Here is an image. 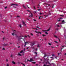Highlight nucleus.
Here are the masks:
<instances>
[{
	"label": "nucleus",
	"mask_w": 66,
	"mask_h": 66,
	"mask_svg": "<svg viewBox=\"0 0 66 66\" xmlns=\"http://www.w3.org/2000/svg\"><path fill=\"white\" fill-rule=\"evenodd\" d=\"M48 13H49V14H48V15H44V16H45V18H46V17H48V15H51V13H50V11Z\"/></svg>",
	"instance_id": "f257e3e1"
},
{
	"label": "nucleus",
	"mask_w": 66,
	"mask_h": 66,
	"mask_svg": "<svg viewBox=\"0 0 66 66\" xmlns=\"http://www.w3.org/2000/svg\"><path fill=\"white\" fill-rule=\"evenodd\" d=\"M35 32H36V33H37L38 34H42V33L41 32H40L39 31H35Z\"/></svg>",
	"instance_id": "f03ea898"
},
{
	"label": "nucleus",
	"mask_w": 66,
	"mask_h": 66,
	"mask_svg": "<svg viewBox=\"0 0 66 66\" xmlns=\"http://www.w3.org/2000/svg\"><path fill=\"white\" fill-rule=\"evenodd\" d=\"M33 14L32 13H31V15H30V16H29V17H33Z\"/></svg>",
	"instance_id": "7ed1b4c3"
},
{
	"label": "nucleus",
	"mask_w": 66,
	"mask_h": 66,
	"mask_svg": "<svg viewBox=\"0 0 66 66\" xmlns=\"http://www.w3.org/2000/svg\"><path fill=\"white\" fill-rule=\"evenodd\" d=\"M25 42V45H24V47H26V46H27V44H28V42Z\"/></svg>",
	"instance_id": "20e7f679"
},
{
	"label": "nucleus",
	"mask_w": 66,
	"mask_h": 66,
	"mask_svg": "<svg viewBox=\"0 0 66 66\" xmlns=\"http://www.w3.org/2000/svg\"><path fill=\"white\" fill-rule=\"evenodd\" d=\"M12 63V64H14V65H15V64H16V63L14 61H12L11 62Z\"/></svg>",
	"instance_id": "39448f33"
},
{
	"label": "nucleus",
	"mask_w": 66,
	"mask_h": 66,
	"mask_svg": "<svg viewBox=\"0 0 66 66\" xmlns=\"http://www.w3.org/2000/svg\"><path fill=\"white\" fill-rule=\"evenodd\" d=\"M33 59H30V62H33Z\"/></svg>",
	"instance_id": "423d86ee"
},
{
	"label": "nucleus",
	"mask_w": 66,
	"mask_h": 66,
	"mask_svg": "<svg viewBox=\"0 0 66 66\" xmlns=\"http://www.w3.org/2000/svg\"><path fill=\"white\" fill-rule=\"evenodd\" d=\"M13 32L15 34V33H16V30H13Z\"/></svg>",
	"instance_id": "0eeeda50"
},
{
	"label": "nucleus",
	"mask_w": 66,
	"mask_h": 66,
	"mask_svg": "<svg viewBox=\"0 0 66 66\" xmlns=\"http://www.w3.org/2000/svg\"><path fill=\"white\" fill-rule=\"evenodd\" d=\"M47 63H48V64L50 65V66H51V64H50V62H47Z\"/></svg>",
	"instance_id": "6e6552de"
},
{
	"label": "nucleus",
	"mask_w": 66,
	"mask_h": 66,
	"mask_svg": "<svg viewBox=\"0 0 66 66\" xmlns=\"http://www.w3.org/2000/svg\"><path fill=\"white\" fill-rule=\"evenodd\" d=\"M51 29V27H50L49 29L47 30V31H50V30Z\"/></svg>",
	"instance_id": "1a4fd4ad"
},
{
	"label": "nucleus",
	"mask_w": 66,
	"mask_h": 66,
	"mask_svg": "<svg viewBox=\"0 0 66 66\" xmlns=\"http://www.w3.org/2000/svg\"><path fill=\"white\" fill-rule=\"evenodd\" d=\"M34 44H35V43H33L31 44V45L32 46H33L34 45Z\"/></svg>",
	"instance_id": "9d476101"
},
{
	"label": "nucleus",
	"mask_w": 66,
	"mask_h": 66,
	"mask_svg": "<svg viewBox=\"0 0 66 66\" xmlns=\"http://www.w3.org/2000/svg\"><path fill=\"white\" fill-rule=\"evenodd\" d=\"M18 55H19V56H21L22 55H21L20 54V53H18Z\"/></svg>",
	"instance_id": "9b49d317"
},
{
	"label": "nucleus",
	"mask_w": 66,
	"mask_h": 66,
	"mask_svg": "<svg viewBox=\"0 0 66 66\" xmlns=\"http://www.w3.org/2000/svg\"><path fill=\"white\" fill-rule=\"evenodd\" d=\"M14 35H16V34L14 33H12V35H13V36H14Z\"/></svg>",
	"instance_id": "f8f14e48"
},
{
	"label": "nucleus",
	"mask_w": 66,
	"mask_h": 66,
	"mask_svg": "<svg viewBox=\"0 0 66 66\" xmlns=\"http://www.w3.org/2000/svg\"><path fill=\"white\" fill-rule=\"evenodd\" d=\"M23 50H22L21 52H20V53H21L23 52Z\"/></svg>",
	"instance_id": "ddd939ff"
},
{
	"label": "nucleus",
	"mask_w": 66,
	"mask_h": 66,
	"mask_svg": "<svg viewBox=\"0 0 66 66\" xmlns=\"http://www.w3.org/2000/svg\"><path fill=\"white\" fill-rule=\"evenodd\" d=\"M23 6L24 7V9H27V8H26V7H25L23 5Z\"/></svg>",
	"instance_id": "4468645a"
},
{
	"label": "nucleus",
	"mask_w": 66,
	"mask_h": 66,
	"mask_svg": "<svg viewBox=\"0 0 66 66\" xmlns=\"http://www.w3.org/2000/svg\"><path fill=\"white\" fill-rule=\"evenodd\" d=\"M60 48L61 49V52L62 50L63 49V48L62 47H60Z\"/></svg>",
	"instance_id": "2eb2a0df"
},
{
	"label": "nucleus",
	"mask_w": 66,
	"mask_h": 66,
	"mask_svg": "<svg viewBox=\"0 0 66 66\" xmlns=\"http://www.w3.org/2000/svg\"><path fill=\"white\" fill-rule=\"evenodd\" d=\"M54 36L55 37V38H57V37L55 35H54Z\"/></svg>",
	"instance_id": "dca6fc26"
},
{
	"label": "nucleus",
	"mask_w": 66,
	"mask_h": 66,
	"mask_svg": "<svg viewBox=\"0 0 66 66\" xmlns=\"http://www.w3.org/2000/svg\"><path fill=\"white\" fill-rule=\"evenodd\" d=\"M34 14H36V11H34Z\"/></svg>",
	"instance_id": "f3484780"
},
{
	"label": "nucleus",
	"mask_w": 66,
	"mask_h": 66,
	"mask_svg": "<svg viewBox=\"0 0 66 66\" xmlns=\"http://www.w3.org/2000/svg\"><path fill=\"white\" fill-rule=\"evenodd\" d=\"M45 55L44 56V57H46V56H47V55L45 54H44Z\"/></svg>",
	"instance_id": "a211bd4d"
},
{
	"label": "nucleus",
	"mask_w": 66,
	"mask_h": 66,
	"mask_svg": "<svg viewBox=\"0 0 66 66\" xmlns=\"http://www.w3.org/2000/svg\"><path fill=\"white\" fill-rule=\"evenodd\" d=\"M42 35L43 37H44L45 36H46V35H44V34Z\"/></svg>",
	"instance_id": "6ab92c4d"
},
{
	"label": "nucleus",
	"mask_w": 66,
	"mask_h": 66,
	"mask_svg": "<svg viewBox=\"0 0 66 66\" xmlns=\"http://www.w3.org/2000/svg\"><path fill=\"white\" fill-rule=\"evenodd\" d=\"M21 64H22V65H23L24 66H25V65L24 64H23L22 63H21Z\"/></svg>",
	"instance_id": "aec40b11"
},
{
	"label": "nucleus",
	"mask_w": 66,
	"mask_h": 66,
	"mask_svg": "<svg viewBox=\"0 0 66 66\" xmlns=\"http://www.w3.org/2000/svg\"><path fill=\"white\" fill-rule=\"evenodd\" d=\"M39 44H38L37 45V47H39V48H40V46H39Z\"/></svg>",
	"instance_id": "412c9836"
},
{
	"label": "nucleus",
	"mask_w": 66,
	"mask_h": 66,
	"mask_svg": "<svg viewBox=\"0 0 66 66\" xmlns=\"http://www.w3.org/2000/svg\"><path fill=\"white\" fill-rule=\"evenodd\" d=\"M36 27L37 28H38V29H40L38 27V26H36Z\"/></svg>",
	"instance_id": "4be33fe9"
},
{
	"label": "nucleus",
	"mask_w": 66,
	"mask_h": 66,
	"mask_svg": "<svg viewBox=\"0 0 66 66\" xmlns=\"http://www.w3.org/2000/svg\"><path fill=\"white\" fill-rule=\"evenodd\" d=\"M22 22V23H23V24H25V22H23V21Z\"/></svg>",
	"instance_id": "5701e85b"
},
{
	"label": "nucleus",
	"mask_w": 66,
	"mask_h": 66,
	"mask_svg": "<svg viewBox=\"0 0 66 66\" xmlns=\"http://www.w3.org/2000/svg\"><path fill=\"white\" fill-rule=\"evenodd\" d=\"M52 8H53V7H54V5H53V4H52Z\"/></svg>",
	"instance_id": "b1692460"
},
{
	"label": "nucleus",
	"mask_w": 66,
	"mask_h": 66,
	"mask_svg": "<svg viewBox=\"0 0 66 66\" xmlns=\"http://www.w3.org/2000/svg\"><path fill=\"white\" fill-rule=\"evenodd\" d=\"M65 22V21L64 20H63L62 21V23H63V22Z\"/></svg>",
	"instance_id": "393cba45"
},
{
	"label": "nucleus",
	"mask_w": 66,
	"mask_h": 66,
	"mask_svg": "<svg viewBox=\"0 0 66 66\" xmlns=\"http://www.w3.org/2000/svg\"><path fill=\"white\" fill-rule=\"evenodd\" d=\"M60 54H61V53H58V55H60Z\"/></svg>",
	"instance_id": "a878e982"
},
{
	"label": "nucleus",
	"mask_w": 66,
	"mask_h": 66,
	"mask_svg": "<svg viewBox=\"0 0 66 66\" xmlns=\"http://www.w3.org/2000/svg\"><path fill=\"white\" fill-rule=\"evenodd\" d=\"M15 4H11V6H12V5H15Z\"/></svg>",
	"instance_id": "bb28decb"
},
{
	"label": "nucleus",
	"mask_w": 66,
	"mask_h": 66,
	"mask_svg": "<svg viewBox=\"0 0 66 66\" xmlns=\"http://www.w3.org/2000/svg\"><path fill=\"white\" fill-rule=\"evenodd\" d=\"M39 14H40V15H42V14H44V13H40Z\"/></svg>",
	"instance_id": "cd10ccee"
},
{
	"label": "nucleus",
	"mask_w": 66,
	"mask_h": 66,
	"mask_svg": "<svg viewBox=\"0 0 66 66\" xmlns=\"http://www.w3.org/2000/svg\"><path fill=\"white\" fill-rule=\"evenodd\" d=\"M3 46H7V44H3Z\"/></svg>",
	"instance_id": "c85d7f7f"
},
{
	"label": "nucleus",
	"mask_w": 66,
	"mask_h": 66,
	"mask_svg": "<svg viewBox=\"0 0 66 66\" xmlns=\"http://www.w3.org/2000/svg\"><path fill=\"white\" fill-rule=\"evenodd\" d=\"M48 45H50V46H51V43H49Z\"/></svg>",
	"instance_id": "c756f323"
},
{
	"label": "nucleus",
	"mask_w": 66,
	"mask_h": 66,
	"mask_svg": "<svg viewBox=\"0 0 66 66\" xmlns=\"http://www.w3.org/2000/svg\"><path fill=\"white\" fill-rule=\"evenodd\" d=\"M19 27L20 28H21V24H20Z\"/></svg>",
	"instance_id": "7c9ffc66"
},
{
	"label": "nucleus",
	"mask_w": 66,
	"mask_h": 66,
	"mask_svg": "<svg viewBox=\"0 0 66 66\" xmlns=\"http://www.w3.org/2000/svg\"><path fill=\"white\" fill-rule=\"evenodd\" d=\"M56 26H57V27H60V26L59 25L57 24Z\"/></svg>",
	"instance_id": "2f4dec72"
},
{
	"label": "nucleus",
	"mask_w": 66,
	"mask_h": 66,
	"mask_svg": "<svg viewBox=\"0 0 66 66\" xmlns=\"http://www.w3.org/2000/svg\"><path fill=\"white\" fill-rule=\"evenodd\" d=\"M42 31L43 32H47V30H43Z\"/></svg>",
	"instance_id": "473e14b6"
},
{
	"label": "nucleus",
	"mask_w": 66,
	"mask_h": 66,
	"mask_svg": "<svg viewBox=\"0 0 66 66\" xmlns=\"http://www.w3.org/2000/svg\"><path fill=\"white\" fill-rule=\"evenodd\" d=\"M10 57H13V55L12 54L11 55H10Z\"/></svg>",
	"instance_id": "72a5a7b5"
},
{
	"label": "nucleus",
	"mask_w": 66,
	"mask_h": 66,
	"mask_svg": "<svg viewBox=\"0 0 66 66\" xmlns=\"http://www.w3.org/2000/svg\"><path fill=\"white\" fill-rule=\"evenodd\" d=\"M45 34H47V35H48V33L47 32H45Z\"/></svg>",
	"instance_id": "f704fd0d"
},
{
	"label": "nucleus",
	"mask_w": 66,
	"mask_h": 66,
	"mask_svg": "<svg viewBox=\"0 0 66 66\" xmlns=\"http://www.w3.org/2000/svg\"><path fill=\"white\" fill-rule=\"evenodd\" d=\"M58 39L59 40V42H61V40H60L59 38H58Z\"/></svg>",
	"instance_id": "c9c22d12"
},
{
	"label": "nucleus",
	"mask_w": 66,
	"mask_h": 66,
	"mask_svg": "<svg viewBox=\"0 0 66 66\" xmlns=\"http://www.w3.org/2000/svg\"><path fill=\"white\" fill-rule=\"evenodd\" d=\"M54 42H55V43H58V42H57L56 41H55Z\"/></svg>",
	"instance_id": "e433bc0d"
},
{
	"label": "nucleus",
	"mask_w": 66,
	"mask_h": 66,
	"mask_svg": "<svg viewBox=\"0 0 66 66\" xmlns=\"http://www.w3.org/2000/svg\"><path fill=\"white\" fill-rule=\"evenodd\" d=\"M7 6L5 7V9H7Z\"/></svg>",
	"instance_id": "4c0bfd02"
},
{
	"label": "nucleus",
	"mask_w": 66,
	"mask_h": 66,
	"mask_svg": "<svg viewBox=\"0 0 66 66\" xmlns=\"http://www.w3.org/2000/svg\"><path fill=\"white\" fill-rule=\"evenodd\" d=\"M14 5H15V6H18V5H17V4H15Z\"/></svg>",
	"instance_id": "58836bf2"
},
{
	"label": "nucleus",
	"mask_w": 66,
	"mask_h": 66,
	"mask_svg": "<svg viewBox=\"0 0 66 66\" xmlns=\"http://www.w3.org/2000/svg\"><path fill=\"white\" fill-rule=\"evenodd\" d=\"M33 64H35V63H36V62H33Z\"/></svg>",
	"instance_id": "ea45409f"
},
{
	"label": "nucleus",
	"mask_w": 66,
	"mask_h": 66,
	"mask_svg": "<svg viewBox=\"0 0 66 66\" xmlns=\"http://www.w3.org/2000/svg\"><path fill=\"white\" fill-rule=\"evenodd\" d=\"M30 34L32 35V36H33V34H32V33H31Z\"/></svg>",
	"instance_id": "a19ab883"
},
{
	"label": "nucleus",
	"mask_w": 66,
	"mask_h": 66,
	"mask_svg": "<svg viewBox=\"0 0 66 66\" xmlns=\"http://www.w3.org/2000/svg\"><path fill=\"white\" fill-rule=\"evenodd\" d=\"M60 16H62V17H64V15H60Z\"/></svg>",
	"instance_id": "79ce46f5"
},
{
	"label": "nucleus",
	"mask_w": 66,
	"mask_h": 66,
	"mask_svg": "<svg viewBox=\"0 0 66 66\" xmlns=\"http://www.w3.org/2000/svg\"><path fill=\"white\" fill-rule=\"evenodd\" d=\"M2 50H5V48H3V49H2Z\"/></svg>",
	"instance_id": "37998d69"
},
{
	"label": "nucleus",
	"mask_w": 66,
	"mask_h": 66,
	"mask_svg": "<svg viewBox=\"0 0 66 66\" xmlns=\"http://www.w3.org/2000/svg\"><path fill=\"white\" fill-rule=\"evenodd\" d=\"M27 36H28V37H29V38H30V36L29 35H28Z\"/></svg>",
	"instance_id": "c03bdc74"
},
{
	"label": "nucleus",
	"mask_w": 66,
	"mask_h": 66,
	"mask_svg": "<svg viewBox=\"0 0 66 66\" xmlns=\"http://www.w3.org/2000/svg\"><path fill=\"white\" fill-rule=\"evenodd\" d=\"M27 61H30V60H29V59H27Z\"/></svg>",
	"instance_id": "a18cd8bd"
},
{
	"label": "nucleus",
	"mask_w": 66,
	"mask_h": 66,
	"mask_svg": "<svg viewBox=\"0 0 66 66\" xmlns=\"http://www.w3.org/2000/svg\"><path fill=\"white\" fill-rule=\"evenodd\" d=\"M37 48H36V49H35V51H37Z\"/></svg>",
	"instance_id": "49530a36"
},
{
	"label": "nucleus",
	"mask_w": 66,
	"mask_h": 66,
	"mask_svg": "<svg viewBox=\"0 0 66 66\" xmlns=\"http://www.w3.org/2000/svg\"><path fill=\"white\" fill-rule=\"evenodd\" d=\"M24 37H26V38H27V36H25Z\"/></svg>",
	"instance_id": "de8ad7c7"
},
{
	"label": "nucleus",
	"mask_w": 66,
	"mask_h": 66,
	"mask_svg": "<svg viewBox=\"0 0 66 66\" xmlns=\"http://www.w3.org/2000/svg\"><path fill=\"white\" fill-rule=\"evenodd\" d=\"M55 57V59H57V56H56Z\"/></svg>",
	"instance_id": "09e8293b"
},
{
	"label": "nucleus",
	"mask_w": 66,
	"mask_h": 66,
	"mask_svg": "<svg viewBox=\"0 0 66 66\" xmlns=\"http://www.w3.org/2000/svg\"><path fill=\"white\" fill-rule=\"evenodd\" d=\"M18 40H20V38L18 39Z\"/></svg>",
	"instance_id": "8fccbe9b"
},
{
	"label": "nucleus",
	"mask_w": 66,
	"mask_h": 66,
	"mask_svg": "<svg viewBox=\"0 0 66 66\" xmlns=\"http://www.w3.org/2000/svg\"><path fill=\"white\" fill-rule=\"evenodd\" d=\"M34 9H36V8H35V6H34Z\"/></svg>",
	"instance_id": "3c124183"
},
{
	"label": "nucleus",
	"mask_w": 66,
	"mask_h": 66,
	"mask_svg": "<svg viewBox=\"0 0 66 66\" xmlns=\"http://www.w3.org/2000/svg\"><path fill=\"white\" fill-rule=\"evenodd\" d=\"M35 54H37V53H36V52H35Z\"/></svg>",
	"instance_id": "603ef678"
},
{
	"label": "nucleus",
	"mask_w": 66,
	"mask_h": 66,
	"mask_svg": "<svg viewBox=\"0 0 66 66\" xmlns=\"http://www.w3.org/2000/svg\"><path fill=\"white\" fill-rule=\"evenodd\" d=\"M52 56H54V54H53L52 55Z\"/></svg>",
	"instance_id": "864d4df0"
},
{
	"label": "nucleus",
	"mask_w": 66,
	"mask_h": 66,
	"mask_svg": "<svg viewBox=\"0 0 66 66\" xmlns=\"http://www.w3.org/2000/svg\"><path fill=\"white\" fill-rule=\"evenodd\" d=\"M61 20H58V21H59V22L60 21H61Z\"/></svg>",
	"instance_id": "5fc2aeb1"
},
{
	"label": "nucleus",
	"mask_w": 66,
	"mask_h": 66,
	"mask_svg": "<svg viewBox=\"0 0 66 66\" xmlns=\"http://www.w3.org/2000/svg\"><path fill=\"white\" fill-rule=\"evenodd\" d=\"M4 39H5V38H3V40H4Z\"/></svg>",
	"instance_id": "6e6d98bb"
},
{
	"label": "nucleus",
	"mask_w": 66,
	"mask_h": 66,
	"mask_svg": "<svg viewBox=\"0 0 66 66\" xmlns=\"http://www.w3.org/2000/svg\"><path fill=\"white\" fill-rule=\"evenodd\" d=\"M13 7L14 8H15V9H16V6H14Z\"/></svg>",
	"instance_id": "4d7b16f0"
},
{
	"label": "nucleus",
	"mask_w": 66,
	"mask_h": 66,
	"mask_svg": "<svg viewBox=\"0 0 66 66\" xmlns=\"http://www.w3.org/2000/svg\"><path fill=\"white\" fill-rule=\"evenodd\" d=\"M34 21H36V20L35 19H34Z\"/></svg>",
	"instance_id": "13d9d810"
},
{
	"label": "nucleus",
	"mask_w": 66,
	"mask_h": 66,
	"mask_svg": "<svg viewBox=\"0 0 66 66\" xmlns=\"http://www.w3.org/2000/svg\"><path fill=\"white\" fill-rule=\"evenodd\" d=\"M19 17V16L18 15L16 16V17Z\"/></svg>",
	"instance_id": "bf43d9fd"
},
{
	"label": "nucleus",
	"mask_w": 66,
	"mask_h": 66,
	"mask_svg": "<svg viewBox=\"0 0 66 66\" xmlns=\"http://www.w3.org/2000/svg\"><path fill=\"white\" fill-rule=\"evenodd\" d=\"M27 20H29V19H28V18H27Z\"/></svg>",
	"instance_id": "052dcab7"
},
{
	"label": "nucleus",
	"mask_w": 66,
	"mask_h": 66,
	"mask_svg": "<svg viewBox=\"0 0 66 66\" xmlns=\"http://www.w3.org/2000/svg\"><path fill=\"white\" fill-rule=\"evenodd\" d=\"M6 62H8V60L7 59H6Z\"/></svg>",
	"instance_id": "680f3d73"
},
{
	"label": "nucleus",
	"mask_w": 66,
	"mask_h": 66,
	"mask_svg": "<svg viewBox=\"0 0 66 66\" xmlns=\"http://www.w3.org/2000/svg\"><path fill=\"white\" fill-rule=\"evenodd\" d=\"M38 64H36V66H38Z\"/></svg>",
	"instance_id": "e2e57ef3"
},
{
	"label": "nucleus",
	"mask_w": 66,
	"mask_h": 66,
	"mask_svg": "<svg viewBox=\"0 0 66 66\" xmlns=\"http://www.w3.org/2000/svg\"><path fill=\"white\" fill-rule=\"evenodd\" d=\"M27 11H28V12H30V11L29 10H27Z\"/></svg>",
	"instance_id": "0e129e2a"
},
{
	"label": "nucleus",
	"mask_w": 66,
	"mask_h": 66,
	"mask_svg": "<svg viewBox=\"0 0 66 66\" xmlns=\"http://www.w3.org/2000/svg\"><path fill=\"white\" fill-rule=\"evenodd\" d=\"M32 49H35V48H34V47H32Z\"/></svg>",
	"instance_id": "69168bd1"
},
{
	"label": "nucleus",
	"mask_w": 66,
	"mask_h": 66,
	"mask_svg": "<svg viewBox=\"0 0 66 66\" xmlns=\"http://www.w3.org/2000/svg\"><path fill=\"white\" fill-rule=\"evenodd\" d=\"M7 66H9V64H7Z\"/></svg>",
	"instance_id": "338daca9"
},
{
	"label": "nucleus",
	"mask_w": 66,
	"mask_h": 66,
	"mask_svg": "<svg viewBox=\"0 0 66 66\" xmlns=\"http://www.w3.org/2000/svg\"><path fill=\"white\" fill-rule=\"evenodd\" d=\"M64 55H66V53H65L64 54Z\"/></svg>",
	"instance_id": "774afa93"
}]
</instances>
